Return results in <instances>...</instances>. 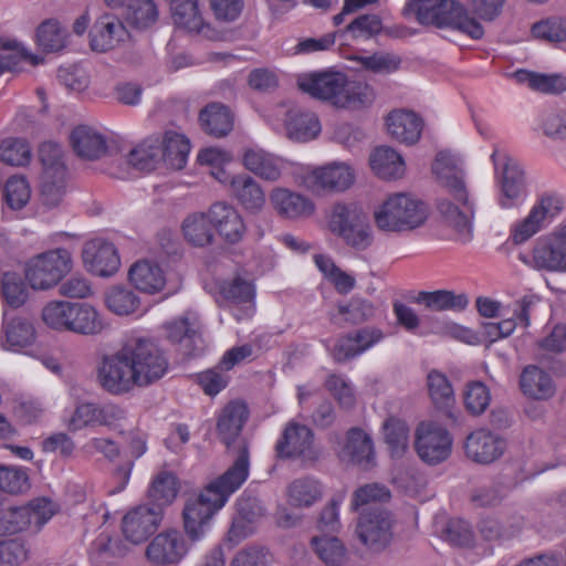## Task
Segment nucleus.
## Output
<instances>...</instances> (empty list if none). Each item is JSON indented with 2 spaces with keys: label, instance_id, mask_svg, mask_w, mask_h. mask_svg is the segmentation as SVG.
<instances>
[{
  "label": "nucleus",
  "instance_id": "1",
  "mask_svg": "<svg viewBox=\"0 0 566 566\" xmlns=\"http://www.w3.org/2000/svg\"><path fill=\"white\" fill-rule=\"evenodd\" d=\"M168 359L149 337L132 336L123 346L104 354L96 367L99 386L112 395H124L136 387H147L163 378Z\"/></svg>",
  "mask_w": 566,
  "mask_h": 566
},
{
  "label": "nucleus",
  "instance_id": "2",
  "mask_svg": "<svg viewBox=\"0 0 566 566\" xmlns=\"http://www.w3.org/2000/svg\"><path fill=\"white\" fill-rule=\"evenodd\" d=\"M431 175L450 196L436 201L440 218L453 231L458 242H471L476 208L468 186L462 157L451 149L438 150L431 163Z\"/></svg>",
  "mask_w": 566,
  "mask_h": 566
},
{
  "label": "nucleus",
  "instance_id": "3",
  "mask_svg": "<svg viewBox=\"0 0 566 566\" xmlns=\"http://www.w3.org/2000/svg\"><path fill=\"white\" fill-rule=\"evenodd\" d=\"M297 86L313 98L343 109H363L375 99L374 90L368 84L349 81L346 73L333 67L298 75Z\"/></svg>",
  "mask_w": 566,
  "mask_h": 566
},
{
  "label": "nucleus",
  "instance_id": "4",
  "mask_svg": "<svg viewBox=\"0 0 566 566\" xmlns=\"http://www.w3.org/2000/svg\"><path fill=\"white\" fill-rule=\"evenodd\" d=\"M71 252L55 248L30 258L24 268L25 280L33 290L46 291L57 285L72 270Z\"/></svg>",
  "mask_w": 566,
  "mask_h": 566
},
{
  "label": "nucleus",
  "instance_id": "5",
  "mask_svg": "<svg viewBox=\"0 0 566 566\" xmlns=\"http://www.w3.org/2000/svg\"><path fill=\"white\" fill-rule=\"evenodd\" d=\"M301 184L312 192L342 193L356 181V171L348 161L333 160L321 166L297 165Z\"/></svg>",
  "mask_w": 566,
  "mask_h": 566
},
{
  "label": "nucleus",
  "instance_id": "6",
  "mask_svg": "<svg viewBox=\"0 0 566 566\" xmlns=\"http://www.w3.org/2000/svg\"><path fill=\"white\" fill-rule=\"evenodd\" d=\"M43 166L41 201L49 208L59 206L65 193L66 167L62 147L53 142L43 143L39 149Z\"/></svg>",
  "mask_w": 566,
  "mask_h": 566
},
{
  "label": "nucleus",
  "instance_id": "7",
  "mask_svg": "<svg viewBox=\"0 0 566 566\" xmlns=\"http://www.w3.org/2000/svg\"><path fill=\"white\" fill-rule=\"evenodd\" d=\"M422 201L408 192L389 196L375 211L378 228L388 231L413 228L421 221Z\"/></svg>",
  "mask_w": 566,
  "mask_h": 566
},
{
  "label": "nucleus",
  "instance_id": "8",
  "mask_svg": "<svg viewBox=\"0 0 566 566\" xmlns=\"http://www.w3.org/2000/svg\"><path fill=\"white\" fill-rule=\"evenodd\" d=\"M427 27L457 30L474 40L484 34L482 24L455 0H427Z\"/></svg>",
  "mask_w": 566,
  "mask_h": 566
},
{
  "label": "nucleus",
  "instance_id": "9",
  "mask_svg": "<svg viewBox=\"0 0 566 566\" xmlns=\"http://www.w3.org/2000/svg\"><path fill=\"white\" fill-rule=\"evenodd\" d=\"M268 122L276 132L284 133L293 142L307 143L322 132L318 116L310 111L300 108H287L280 105L274 113L268 117Z\"/></svg>",
  "mask_w": 566,
  "mask_h": 566
},
{
  "label": "nucleus",
  "instance_id": "10",
  "mask_svg": "<svg viewBox=\"0 0 566 566\" xmlns=\"http://www.w3.org/2000/svg\"><path fill=\"white\" fill-rule=\"evenodd\" d=\"M207 490L189 496L182 510V527L187 538L197 543L202 541L211 530L216 514L223 507Z\"/></svg>",
  "mask_w": 566,
  "mask_h": 566
},
{
  "label": "nucleus",
  "instance_id": "11",
  "mask_svg": "<svg viewBox=\"0 0 566 566\" xmlns=\"http://www.w3.org/2000/svg\"><path fill=\"white\" fill-rule=\"evenodd\" d=\"M82 261L93 275L109 277L120 268V256L115 244L102 237L86 241L82 249Z\"/></svg>",
  "mask_w": 566,
  "mask_h": 566
},
{
  "label": "nucleus",
  "instance_id": "12",
  "mask_svg": "<svg viewBox=\"0 0 566 566\" xmlns=\"http://www.w3.org/2000/svg\"><path fill=\"white\" fill-rule=\"evenodd\" d=\"M185 535L175 528L157 534L146 547L147 559L159 566H177L189 553Z\"/></svg>",
  "mask_w": 566,
  "mask_h": 566
},
{
  "label": "nucleus",
  "instance_id": "13",
  "mask_svg": "<svg viewBox=\"0 0 566 566\" xmlns=\"http://www.w3.org/2000/svg\"><path fill=\"white\" fill-rule=\"evenodd\" d=\"M531 264L537 270L566 273V223L536 242Z\"/></svg>",
  "mask_w": 566,
  "mask_h": 566
},
{
  "label": "nucleus",
  "instance_id": "14",
  "mask_svg": "<svg viewBox=\"0 0 566 566\" xmlns=\"http://www.w3.org/2000/svg\"><path fill=\"white\" fill-rule=\"evenodd\" d=\"M391 517L387 511L371 506L370 510L360 512L356 534L366 547L371 551H380L391 539Z\"/></svg>",
  "mask_w": 566,
  "mask_h": 566
},
{
  "label": "nucleus",
  "instance_id": "15",
  "mask_svg": "<svg viewBox=\"0 0 566 566\" xmlns=\"http://www.w3.org/2000/svg\"><path fill=\"white\" fill-rule=\"evenodd\" d=\"M491 158L495 171L500 174V206L510 208L525 191L524 171L514 159L503 151L495 149Z\"/></svg>",
  "mask_w": 566,
  "mask_h": 566
},
{
  "label": "nucleus",
  "instance_id": "16",
  "mask_svg": "<svg viewBox=\"0 0 566 566\" xmlns=\"http://www.w3.org/2000/svg\"><path fill=\"white\" fill-rule=\"evenodd\" d=\"M243 167L255 177L275 182L290 172H297V166L262 148H248L242 155Z\"/></svg>",
  "mask_w": 566,
  "mask_h": 566
},
{
  "label": "nucleus",
  "instance_id": "17",
  "mask_svg": "<svg viewBox=\"0 0 566 566\" xmlns=\"http://www.w3.org/2000/svg\"><path fill=\"white\" fill-rule=\"evenodd\" d=\"M275 449L277 457L282 459L300 458L303 461H315L319 454L314 446L313 431L294 421L286 424Z\"/></svg>",
  "mask_w": 566,
  "mask_h": 566
},
{
  "label": "nucleus",
  "instance_id": "18",
  "mask_svg": "<svg viewBox=\"0 0 566 566\" xmlns=\"http://www.w3.org/2000/svg\"><path fill=\"white\" fill-rule=\"evenodd\" d=\"M250 473L249 451L245 444L240 446L233 464L219 478L208 483L203 489L226 505L230 496L247 481Z\"/></svg>",
  "mask_w": 566,
  "mask_h": 566
},
{
  "label": "nucleus",
  "instance_id": "19",
  "mask_svg": "<svg viewBox=\"0 0 566 566\" xmlns=\"http://www.w3.org/2000/svg\"><path fill=\"white\" fill-rule=\"evenodd\" d=\"M269 199L275 213L286 220L307 219L316 209L315 202L308 196L286 187L272 188Z\"/></svg>",
  "mask_w": 566,
  "mask_h": 566
},
{
  "label": "nucleus",
  "instance_id": "20",
  "mask_svg": "<svg viewBox=\"0 0 566 566\" xmlns=\"http://www.w3.org/2000/svg\"><path fill=\"white\" fill-rule=\"evenodd\" d=\"M382 337L384 334L380 329L363 328L354 334L327 342L326 348L335 361L344 363L361 355L378 344Z\"/></svg>",
  "mask_w": 566,
  "mask_h": 566
},
{
  "label": "nucleus",
  "instance_id": "21",
  "mask_svg": "<svg viewBox=\"0 0 566 566\" xmlns=\"http://www.w3.org/2000/svg\"><path fill=\"white\" fill-rule=\"evenodd\" d=\"M161 518L163 513L159 509L148 505L136 506L123 517V535L128 542L140 544L156 532Z\"/></svg>",
  "mask_w": 566,
  "mask_h": 566
},
{
  "label": "nucleus",
  "instance_id": "22",
  "mask_svg": "<svg viewBox=\"0 0 566 566\" xmlns=\"http://www.w3.org/2000/svg\"><path fill=\"white\" fill-rule=\"evenodd\" d=\"M224 187L247 213L259 214L264 210L265 190L252 176L244 172L234 174Z\"/></svg>",
  "mask_w": 566,
  "mask_h": 566
},
{
  "label": "nucleus",
  "instance_id": "23",
  "mask_svg": "<svg viewBox=\"0 0 566 566\" xmlns=\"http://www.w3.org/2000/svg\"><path fill=\"white\" fill-rule=\"evenodd\" d=\"M463 450L469 460L486 465L502 457L505 442L491 430L480 428L467 436Z\"/></svg>",
  "mask_w": 566,
  "mask_h": 566
},
{
  "label": "nucleus",
  "instance_id": "24",
  "mask_svg": "<svg viewBox=\"0 0 566 566\" xmlns=\"http://www.w3.org/2000/svg\"><path fill=\"white\" fill-rule=\"evenodd\" d=\"M237 514L228 532V539L234 544L254 533L258 521L264 515L261 501L247 492L237 500Z\"/></svg>",
  "mask_w": 566,
  "mask_h": 566
},
{
  "label": "nucleus",
  "instance_id": "25",
  "mask_svg": "<svg viewBox=\"0 0 566 566\" xmlns=\"http://www.w3.org/2000/svg\"><path fill=\"white\" fill-rule=\"evenodd\" d=\"M128 36V31L119 18L104 13L90 30V46L95 52H107L120 45Z\"/></svg>",
  "mask_w": 566,
  "mask_h": 566
},
{
  "label": "nucleus",
  "instance_id": "26",
  "mask_svg": "<svg viewBox=\"0 0 566 566\" xmlns=\"http://www.w3.org/2000/svg\"><path fill=\"white\" fill-rule=\"evenodd\" d=\"M1 346L4 350L34 356L31 349L36 339V332L31 322L21 317H9V312L3 311Z\"/></svg>",
  "mask_w": 566,
  "mask_h": 566
},
{
  "label": "nucleus",
  "instance_id": "27",
  "mask_svg": "<svg viewBox=\"0 0 566 566\" xmlns=\"http://www.w3.org/2000/svg\"><path fill=\"white\" fill-rule=\"evenodd\" d=\"M427 394L430 398L433 412L442 421H455L454 406L455 398L452 385L448 377L432 369L427 375Z\"/></svg>",
  "mask_w": 566,
  "mask_h": 566
},
{
  "label": "nucleus",
  "instance_id": "28",
  "mask_svg": "<svg viewBox=\"0 0 566 566\" xmlns=\"http://www.w3.org/2000/svg\"><path fill=\"white\" fill-rule=\"evenodd\" d=\"M223 298L233 305L237 321L249 318L254 313L255 286L252 281L235 276L220 285Z\"/></svg>",
  "mask_w": 566,
  "mask_h": 566
},
{
  "label": "nucleus",
  "instance_id": "29",
  "mask_svg": "<svg viewBox=\"0 0 566 566\" xmlns=\"http://www.w3.org/2000/svg\"><path fill=\"white\" fill-rule=\"evenodd\" d=\"M209 220L220 238L228 243L239 242L247 230L240 212L227 202L213 203L209 208Z\"/></svg>",
  "mask_w": 566,
  "mask_h": 566
},
{
  "label": "nucleus",
  "instance_id": "30",
  "mask_svg": "<svg viewBox=\"0 0 566 566\" xmlns=\"http://www.w3.org/2000/svg\"><path fill=\"white\" fill-rule=\"evenodd\" d=\"M562 209V201L555 196H544L532 208L528 216L515 226L513 241L523 243L538 232L547 218L555 217Z\"/></svg>",
  "mask_w": 566,
  "mask_h": 566
},
{
  "label": "nucleus",
  "instance_id": "31",
  "mask_svg": "<svg viewBox=\"0 0 566 566\" xmlns=\"http://www.w3.org/2000/svg\"><path fill=\"white\" fill-rule=\"evenodd\" d=\"M128 280L137 291L149 295L164 291L167 283L164 268L150 259L134 262L128 270Z\"/></svg>",
  "mask_w": 566,
  "mask_h": 566
},
{
  "label": "nucleus",
  "instance_id": "32",
  "mask_svg": "<svg viewBox=\"0 0 566 566\" xmlns=\"http://www.w3.org/2000/svg\"><path fill=\"white\" fill-rule=\"evenodd\" d=\"M342 460L349 461L364 469L375 464L374 442L368 432L360 428L347 431L344 444L337 450Z\"/></svg>",
  "mask_w": 566,
  "mask_h": 566
},
{
  "label": "nucleus",
  "instance_id": "33",
  "mask_svg": "<svg viewBox=\"0 0 566 566\" xmlns=\"http://www.w3.org/2000/svg\"><path fill=\"white\" fill-rule=\"evenodd\" d=\"M74 151L85 159H98L107 151V138L96 127L80 125L75 127L70 136Z\"/></svg>",
  "mask_w": 566,
  "mask_h": 566
},
{
  "label": "nucleus",
  "instance_id": "34",
  "mask_svg": "<svg viewBox=\"0 0 566 566\" xmlns=\"http://www.w3.org/2000/svg\"><path fill=\"white\" fill-rule=\"evenodd\" d=\"M163 329L168 340L189 349L200 335V316L195 311H186L181 315L167 321L163 325Z\"/></svg>",
  "mask_w": 566,
  "mask_h": 566
},
{
  "label": "nucleus",
  "instance_id": "35",
  "mask_svg": "<svg viewBox=\"0 0 566 566\" xmlns=\"http://www.w3.org/2000/svg\"><path fill=\"white\" fill-rule=\"evenodd\" d=\"M171 14L178 28L209 39H217L210 27L205 24L198 0H171Z\"/></svg>",
  "mask_w": 566,
  "mask_h": 566
},
{
  "label": "nucleus",
  "instance_id": "36",
  "mask_svg": "<svg viewBox=\"0 0 566 566\" xmlns=\"http://www.w3.org/2000/svg\"><path fill=\"white\" fill-rule=\"evenodd\" d=\"M388 133L397 140L406 144H415L421 135L422 122L411 111L397 109L386 118Z\"/></svg>",
  "mask_w": 566,
  "mask_h": 566
},
{
  "label": "nucleus",
  "instance_id": "37",
  "mask_svg": "<svg viewBox=\"0 0 566 566\" xmlns=\"http://www.w3.org/2000/svg\"><path fill=\"white\" fill-rule=\"evenodd\" d=\"M436 534L457 547H472L475 543V535L470 523L462 518L436 517L433 521Z\"/></svg>",
  "mask_w": 566,
  "mask_h": 566
},
{
  "label": "nucleus",
  "instance_id": "38",
  "mask_svg": "<svg viewBox=\"0 0 566 566\" xmlns=\"http://www.w3.org/2000/svg\"><path fill=\"white\" fill-rule=\"evenodd\" d=\"M449 421H430L427 423V465L446 461L452 451V437L446 428Z\"/></svg>",
  "mask_w": 566,
  "mask_h": 566
},
{
  "label": "nucleus",
  "instance_id": "39",
  "mask_svg": "<svg viewBox=\"0 0 566 566\" xmlns=\"http://www.w3.org/2000/svg\"><path fill=\"white\" fill-rule=\"evenodd\" d=\"M190 140L181 133L167 130L159 136V151L163 154V163L171 169H182L190 154Z\"/></svg>",
  "mask_w": 566,
  "mask_h": 566
},
{
  "label": "nucleus",
  "instance_id": "40",
  "mask_svg": "<svg viewBox=\"0 0 566 566\" xmlns=\"http://www.w3.org/2000/svg\"><path fill=\"white\" fill-rule=\"evenodd\" d=\"M371 171L380 179L396 180L405 175V161L395 149L381 146L374 149L369 156Z\"/></svg>",
  "mask_w": 566,
  "mask_h": 566
},
{
  "label": "nucleus",
  "instance_id": "41",
  "mask_svg": "<svg viewBox=\"0 0 566 566\" xmlns=\"http://www.w3.org/2000/svg\"><path fill=\"white\" fill-rule=\"evenodd\" d=\"M106 323L103 314L91 303L75 302L70 332L83 336H96L103 333Z\"/></svg>",
  "mask_w": 566,
  "mask_h": 566
},
{
  "label": "nucleus",
  "instance_id": "42",
  "mask_svg": "<svg viewBox=\"0 0 566 566\" xmlns=\"http://www.w3.org/2000/svg\"><path fill=\"white\" fill-rule=\"evenodd\" d=\"M520 386L524 395L537 400L549 399L556 390L551 375L534 365L523 369Z\"/></svg>",
  "mask_w": 566,
  "mask_h": 566
},
{
  "label": "nucleus",
  "instance_id": "43",
  "mask_svg": "<svg viewBox=\"0 0 566 566\" xmlns=\"http://www.w3.org/2000/svg\"><path fill=\"white\" fill-rule=\"evenodd\" d=\"M199 122L207 134L214 137H223L233 127V115L227 106L212 103L201 109Z\"/></svg>",
  "mask_w": 566,
  "mask_h": 566
},
{
  "label": "nucleus",
  "instance_id": "44",
  "mask_svg": "<svg viewBox=\"0 0 566 566\" xmlns=\"http://www.w3.org/2000/svg\"><path fill=\"white\" fill-rule=\"evenodd\" d=\"M127 164L138 171L149 172L163 163L159 136H150L134 147L127 155Z\"/></svg>",
  "mask_w": 566,
  "mask_h": 566
},
{
  "label": "nucleus",
  "instance_id": "45",
  "mask_svg": "<svg viewBox=\"0 0 566 566\" xmlns=\"http://www.w3.org/2000/svg\"><path fill=\"white\" fill-rule=\"evenodd\" d=\"M179 483L176 474L169 470L158 471L151 479L148 488V497L155 504L154 507L161 510L170 505L177 497Z\"/></svg>",
  "mask_w": 566,
  "mask_h": 566
},
{
  "label": "nucleus",
  "instance_id": "46",
  "mask_svg": "<svg viewBox=\"0 0 566 566\" xmlns=\"http://www.w3.org/2000/svg\"><path fill=\"white\" fill-rule=\"evenodd\" d=\"M106 308L117 316H130L140 308V297L129 287L114 285L107 289L104 296Z\"/></svg>",
  "mask_w": 566,
  "mask_h": 566
},
{
  "label": "nucleus",
  "instance_id": "47",
  "mask_svg": "<svg viewBox=\"0 0 566 566\" xmlns=\"http://www.w3.org/2000/svg\"><path fill=\"white\" fill-rule=\"evenodd\" d=\"M185 240L195 247H206L213 241V227L209 220V211L192 212L188 214L181 224Z\"/></svg>",
  "mask_w": 566,
  "mask_h": 566
},
{
  "label": "nucleus",
  "instance_id": "48",
  "mask_svg": "<svg viewBox=\"0 0 566 566\" xmlns=\"http://www.w3.org/2000/svg\"><path fill=\"white\" fill-rule=\"evenodd\" d=\"M197 160L200 165L209 167L211 176L223 186L234 175L227 170V166L233 161V155L224 148L216 146L203 148L198 153Z\"/></svg>",
  "mask_w": 566,
  "mask_h": 566
},
{
  "label": "nucleus",
  "instance_id": "49",
  "mask_svg": "<svg viewBox=\"0 0 566 566\" xmlns=\"http://www.w3.org/2000/svg\"><path fill=\"white\" fill-rule=\"evenodd\" d=\"M427 333L450 337L468 345H478L481 343L479 335L471 328L437 315L427 314Z\"/></svg>",
  "mask_w": 566,
  "mask_h": 566
},
{
  "label": "nucleus",
  "instance_id": "50",
  "mask_svg": "<svg viewBox=\"0 0 566 566\" xmlns=\"http://www.w3.org/2000/svg\"><path fill=\"white\" fill-rule=\"evenodd\" d=\"M366 212L355 201H338L333 205L327 216L329 231L338 238L346 232Z\"/></svg>",
  "mask_w": 566,
  "mask_h": 566
},
{
  "label": "nucleus",
  "instance_id": "51",
  "mask_svg": "<svg viewBox=\"0 0 566 566\" xmlns=\"http://www.w3.org/2000/svg\"><path fill=\"white\" fill-rule=\"evenodd\" d=\"M247 419L248 408L241 401H231L223 408L217 427L227 446L239 436Z\"/></svg>",
  "mask_w": 566,
  "mask_h": 566
},
{
  "label": "nucleus",
  "instance_id": "52",
  "mask_svg": "<svg viewBox=\"0 0 566 566\" xmlns=\"http://www.w3.org/2000/svg\"><path fill=\"white\" fill-rule=\"evenodd\" d=\"M322 494V484L310 476L294 480L287 489L289 503L294 507H308L318 501Z\"/></svg>",
  "mask_w": 566,
  "mask_h": 566
},
{
  "label": "nucleus",
  "instance_id": "53",
  "mask_svg": "<svg viewBox=\"0 0 566 566\" xmlns=\"http://www.w3.org/2000/svg\"><path fill=\"white\" fill-rule=\"evenodd\" d=\"M21 61H29L35 65L40 59L28 51V49L17 40L7 39L0 41V75L7 71L18 67Z\"/></svg>",
  "mask_w": 566,
  "mask_h": 566
},
{
  "label": "nucleus",
  "instance_id": "54",
  "mask_svg": "<svg viewBox=\"0 0 566 566\" xmlns=\"http://www.w3.org/2000/svg\"><path fill=\"white\" fill-rule=\"evenodd\" d=\"M75 302L51 301L42 308V321L56 332H70Z\"/></svg>",
  "mask_w": 566,
  "mask_h": 566
},
{
  "label": "nucleus",
  "instance_id": "55",
  "mask_svg": "<svg viewBox=\"0 0 566 566\" xmlns=\"http://www.w3.org/2000/svg\"><path fill=\"white\" fill-rule=\"evenodd\" d=\"M312 547L317 556L328 566H340L346 559V548L334 536H315L312 538Z\"/></svg>",
  "mask_w": 566,
  "mask_h": 566
},
{
  "label": "nucleus",
  "instance_id": "56",
  "mask_svg": "<svg viewBox=\"0 0 566 566\" xmlns=\"http://www.w3.org/2000/svg\"><path fill=\"white\" fill-rule=\"evenodd\" d=\"M344 243L356 251L367 250L374 242V230L369 217L365 213L339 237Z\"/></svg>",
  "mask_w": 566,
  "mask_h": 566
},
{
  "label": "nucleus",
  "instance_id": "57",
  "mask_svg": "<svg viewBox=\"0 0 566 566\" xmlns=\"http://www.w3.org/2000/svg\"><path fill=\"white\" fill-rule=\"evenodd\" d=\"M35 38L39 46L48 52H57L66 45V31L52 19L39 25Z\"/></svg>",
  "mask_w": 566,
  "mask_h": 566
},
{
  "label": "nucleus",
  "instance_id": "58",
  "mask_svg": "<svg viewBox=\"0 0 566 566\" xmlns=\"http://www.w3.org/2000/svg\"><path fill=\"white\" fill-rule=\"evenodd\" d=\"M0 293L6 305L11 308L20 307L28 297V292L21 276L14 272H6L2 275Z\"/></svg>",
  "mask_w": 566,
  "mask_h": 566
},
{
  "label": "nucleus",
  "instance_id": "59",
  "mask_svg": "<svg viewBox=\"0 0 566 566\" xmlns=\"http://www.w3.org/2000/svg\"><path fill=\"white\" fill-rule=\"evenodd\" d=\"M325 386L342 408L349 409L356 403L355 386L347 376L331 374Z\"/></svg>",
  "mask_w": 566,
  "mask_h": 566
},
{
  "label": "nucleus",
  "instance_id": "60",
  "mask_svg": "<svg viewBox=\"0 0 566 566\" xmlns=\"http://www.w3.org/2000/svg\"><path fill=\"white\" fill-rule=\"evenodd\" d=\"M385 441L394 454H399L408 446L409 428L407 423L396 417H389L382 423Z\"/></svg>",
  "mask_w": 566,
  "mask_h": 566
},
{
  "label": "nucleus",
  "instance_id": "61",
  "mask_svg": "<svg viewBox=\"0 0 566 566\" xmlns=\"http://www.w3.org/2000/svg\"><path fill=\"white\" fill-rule=\"evenodd\" d=\"M468 304L465 294H454L448 290L427 292V310L430 311H462Z\"/></svg>",
  "mask_w": 566,
  "mask_h": 566
},
{
  "label": "nucleus",
  "instance_id": "62",
  "mask_svg": "<svg viewBox=\"0 0 566 566\" xmlns=\"http://www.w3.org/2000/svg\"><path fill=\"white\" fill-rule=\"evenodd\" d=\"M31 148L24 139L4 138L0 140V160L11 166H23L29 163Z\"/></svg>",
  "mask_w": 566,
  "mask_h": 566
},
{
  "label": "nucleus",
  "instance_id": "63",
  "mask_svg": "<svg viewBox=\"0 0 566 566\" xmlns=\"http://www.w3.org/2000/svg\"><path fill=\"white\" fill-rule=\"evenodd\" d=\"M3 197L9 208L19 210L23 208L31 196L30 186L22 176L10 177L3 186Z\"/></svg>",
  "mask_w": 566,
  "mask_h": 566
},
{
  "label": "nucleus",
  "instance_id": "64",
  "mask_svg": "<svg viewBox=\"0 0 566 566\" xmlns=\"http://www.w3.org/2000/svg\"><path fill=\"white\" fill-rule=\"evenodd\" d=\"M490 401V390L482 381L474 380L465 385L464 405L470 413L474 416L483 413Z\"/></svg>",
  "mask_w": 566,
  "mask_h": 566
}]
</instances>
